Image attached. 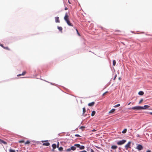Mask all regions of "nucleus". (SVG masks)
<instances>
[{"mask_svg": "<svg viewBox=\"0 0 152 152\" xmlns=\"http://www.w3.org/2000/svg\"><path fill=\"white\" fill-rule=\"evenodd\" d=\"M69 4H70V2H69Z\"/></svg>", "mask_w": 152, "mask_h": 152, "instance_id": "obj_47", "label": "nucleus"}, {"mask_svg": "<svg viewBox=\"0 0 152 152\" xmlns=\"http://www.w3.org/2000/svg\"><path fill=\"white\" fill-rule=\"evenodd\" d=\"M115 64H116V61H115V60H114L113 61V66H115Z\"/></svg>", "mask_w": 152, "mask_h": 152, "instance_id": "obj_23", "label": "nucleus"}, {"mask_svg": "<svg viewBox=\"0 0 152 152\" xmlns=\"http://www.w3.org/2000/svg\"><path fill=\"white\" fill-rule=\"evenodd\" d=\"M10 152H15V151L14 150H13L11 149H10L9 150Z\"/></svg>", "mask_w": 152, "mask_h": 152, "instance_id": "obj_17", "label": "nucleus"}, {"mask_svg": "<svg viewBox=\"0 0 152 152\" xmlns=\"http://www.w3.org/2000/svg\"><path fill=\"white\" fill-rule=\"evenodd\" d=\"M52 147H53V148L54 149L56 148V145L55 144H53L52 145Z\"/></svg>", "mask_w": 152, "mask_h": 152, "instance_id": "obj_14", "label": "nucleus"}, {"mask_svg": "<svg viewBox=\"0 0 152 152\" xmlns=\"http://www.w3.org/2000/svg\"><path fill=\"white\" fill-rule=\"evenodd\" d=\"M126 140H121L119 141L117 143V144L118 145H121L124 144L126 142Z\"/></svg>", "mask_w": 152, "mask_h": 152, "instance_id": "obj_3", "label": "nucleus"}, {"mask_svg": "<svg viewBox=\"0 0 152 152\" xmlns=\"http://www.w3.org/2000/svg\"><path fill=\"white\" fill-rule=\"evenodd\" d=\"M24 142V141L23 140H20L19 141V142L20 143H23Z\"/></svg>", "mask_w": 152, "mask_h": 152, "instance_id": "obj_27", "label": "nucleus"}, {"mask_svg": "<svg viewBox=\"0 0 152 152\" xmlns=\"http://www.w3.org/2000/svg\"><path fill=\"white\" fill-rule=\"evenodd\" d=\"M146 152H151V151L150 150H148Z\"/></svg>", "mask_w": 152, "mask_h": 152, "instance_id": "obj_37", "label": "nucleus"}, {"mask_svg": "<svg viewBox=\"0 0 152 152\" xmlns=\"http://www.w3.org/2000/svg\"><path fill=\"white\" fill-rule=\"evenodd\" d=\"M64 19L68 25L69 26H72L69 20L68 16L67 13H66Z\"/></svg>", "mask_w": 152, "mask_h": 152, "instance_id": "obj_1", "label": "nucleus"}, {"mask_svg": "<svg viewBox=\"0 0 152 152\" xmlns=\"http://www.w3.org/2000/svg\"><path fill=\"white\" fill-rule=\"evenodd\" d=\"M96 112L94 111H93L92 112L91 115L92 116H94Z\"/></svg>", "mask_w": 152, "mask_h": 152, "instance_id": "obj_15", "label": "nucleus"}, {"mask_svg": "<svg viewBox=\"0 0 152 152\" xmlns=\"http://www.w3.org/2000/svg\"><path fill=\"white\" fill-rule=\"evenodd\" d=\"M127 131L126 129H125L122 132V133L123 134L125 133Z\"/></svg>", "mask_w": 152, "mask_h": 152, "instance_id": "obj_20", "label": "nucleus"}, {"mask_svg": "<svg viewBox=\"0 0 152 152\" xmlns=\"http://www.w3.org/2000/svg\"><path fill=\"white\" fill-rule=\"evenodd\" d=\"M136 149L139 151H140L143 149V147L142 145L138 144L137 145V147H136Z\"/></svg>", "mask_w": 152, "mask_h": 152, "instance_id": "obj_5", "label": "nucleus"}, {"mask_svg": "<svg viewBox=\"0 0 152 152\" xmlns=\"http://www.w3.org/2000/svg\"><path fill=\"white\" fill-rule=\"evenodd\" d=\"M0 45L1 46V47H3V46L2 45Z\"/></svg>", "mask_w": 152, "mask_h": 152, "instance_id": "obj_43", "label": "nucleus"}, {"mask_svg": "<svg viewBox=\"0 0 152 152\" xmlns=\"http://www.w3.org/2000/svg\"><path fill=\"white\" fill-rule=\"evenodd\" d=\"M1 140H0V142H1ZM0 143H1V142H0Z\"/></svg>", "mask_w": 152, "mask_h": 152, "instance_id": "obj_46", "label": "nucleus"}, {"mask_svg": "<svg viewBox=\"0 0 152 152\" xmlns=\"http://www.w3.org/2000/svg\"><path fill=\"white\" fill-rule=\"evenodd\" d=\"M80 145L79 144H75V146H77V148H79L80 146Z\"/></svg>", "mask_w": 152, "mask_h": 152, "instance_id": "obj_21", "label": "nucleus"}, {"mask_svg": "<svg viewBox=\"0 0 152 152\" xmlns=\"http://www.w3.org/2000/svg\"><path fill=\"white\" fill-rule=\"evenodd\" d=\"M44 142V141H42V142Z\"/></svg>", "mask_w": 152, "mask_h": 152, "instance_id": "obj_48", "label": "nucleus"}, {"mask_svg": "<svg viewBox=\"0 0 152 152\" xmlns=\"http://www.w3.org/2000/svg\"><path fill=\"white\" fill-rule=\"evenodd\" d=\"M71 150V149H70V148H68L66 150V151H70Z\"/></svg>", "mask_w": 152, "mask_h": 152, "instance_id": "obj_30", "label": "nucleus"}, {"mask_svg": "<svg viewBox=\"0 0 152 152\" xmlns=\"http://www.w3.org/2000/svg\"><path fill=\"white\" fill-rule=\"evenodd\" d=\"M83 113L86 112V109L85 107L83 108Z\"/></svg>", "mask_w": 152, "mask_h": 152, "instance_id": "obj_24", "label": "nucleus"}, {"mask_svg": "<svg viewBox=\"0 0 152 152\" xmlns=\"http://www.w3.org/2000/svg\"><path fill=\"white\" fill-rule=\"evenodd\" d=\"M117 146L116 145H113L111 146V148L113 149H115L117 148Z\"/></svg>", "mask_w": 152, "mask_h": 152, "instance_id": "obj_8", "label": "nucleus"}, {"mask_svg": "<svg viewBox=\"0 0 152 152\" xmlns=\"http://www.w3.org/2000/svg\"><path fill=\"white\" fill-rule=\"evenodd\" d=\"M115 110L114 109H112L111 110H110L109 112V113H113L115 111Z\"/></svg>", "mask_w": 152, "mask_h": 152, "instance_id": "obj_16", "label": "nucleus"}, {"mask_svg": "<svg viewBox=\"0 0 152 152\" xmlns=\"http://www.w3.org/2000/svg\"><path fill=\"white\" fill-rule=\"evenodd\" d=\"M55 21L56 23H58L59 22V18L58 17H55Z\"/></svg>", "mask_w": 152, "mask_h": 152, "instance_id": "obj_9", "label": "nucleus"}, {"mask_svg": "<svg viewBox=\"0 0 152 152\" xmlns=\"http://www.w3.org/2000/svg\"><path fill=\"white\" fill-rule=\"evenodd\" d=\"M94 104V102H92L91 103H90L88 104V105L89 106H93Z\"/></svg>", "mask_w": 152, "mask_h": 152, "instance_id": "obj_10", "label": "nucleus"}, {"mask_svg": "<svg viewBox=\"0 0 152 152\" xmlns=\"http://www.w3.org/2000/svg\"><path fill=\"white\" fill-rule=\"evenodd\" d=\"M131 102H130L129 103H128V105H129L131 104Z\"/></svg>", "mask_w": 152, "mask_h": 152, "instance_id": "obj_39", "label": "nucleus"}, {"mask_svg": "<svg viewBox=\"0 0 152 152\" xmlns=\"http://www.w3.org/2000/svg\"><path fill=\"white\" fill-rule=\"evenodd\" d=\"M150 106L148 105H145L144 106H141V110H145L148 109Z\"/></svg>", "mask_w": 152, "mask_h": 152, "instance_id": "obj_6", "label": "nucleus"}, {"mask_svg": "<svg viewBox=\"0 0 152 152\" xmlns=\"http://www.w3.org/2000/svg\"><path fill=\"white\" fill-rule=\"evenodd\" d=\"M30 143V142L29 141H27L25 143V144H28Z\"/></svg>", "mask_w": 152, "mask_h": 152, "instance_id": "obj_25", "label": "nucleus"}, {"mask_svg": "<svg viewBox=\"0 0 152 152\" xmlns=\"http://www.w3.org/2000/svg\"><path fill=\"white\" fill-rule=\"evenodd\" d=\"M59 145V142H58V144H57V148H58Z\"/></svg>", "mask_w": 152, "mask_h": 152, "instance_id": "obj_31", "label": "nucleus"}, {"mask_svg": "<svg viewBox=\"0 0 152 152\" xmlns=\"http://www.w3.org/2000/svg\"><path fill=\"white\" fill-rule=\"evenodd\" d=\"M50 145V144L49 143L47 142H45L43 144V145H45L46 146H48L49 145Z\"/></svg>", "mask_w": 152, "mask_h": 152, "instance_id": "obj_7", "label": "nucleus"}, {"mask_svg": "<svg viewBox=\"0 0 152 152\" xmlns=\"http://www.w3.org/2000/svg\"><path fill=\"white\" fill-rule=\"evenodd\" d=\"M76 136H78V135L77 134V135H76Z\"/></svg>", "mask_w": 152, "mask_h": 152, "instance_id": "obj_45", "label": "nucleus"}, {"mask_svg": "<svg viewBox=\"0 0 152 152\" xmlns=\"http://www.w3.org/2000/svg\"><path fill=\"white\" fill-rule=\"evenodd\" d=\"M150 113V114H151V115H152V112H150V113Z\"/></svg>", "mask_w": 152, "mask_h": 152, "instance_id": "obj_40", "label": "nucleus"}, {"mask_svg": "<svg viewBox=\"0 0 152 152\" xmlns=\"http://www.w3.org/2000/svg\"><path fill=\"white\" fill-rule=\"evenodd\" d=\"M84 148H85V147L83 145H80V148H79L80 150L83 149H84Z\"/></svg>", "mask_w": 152, "mask_h": 152, "instance_id": "obj_13", "label": "nucleus"}, {"mask_svg": "<svg viewBox=\"0 0 152 152\" xmlns=\"http://www.w3.org/2000/svg\"><path fill=\"white\" fill-rule=\"evenodd\" d=\"M138 94L140 95H142L144 94V92L142 91H140L138 92Z\"/></svg>", "mask_w": 152, "mask_h": 152, "instance_id": "obj_12", "label": "nucleus"}, {"mask_svg": "<svg viewBox=\"0 0 152 152\" xmlns=\"http://www.w3.org/2000/svg\"><path fill=\"white\" fill-rule=\"evenodd\" d=\"M116 77V75H115V76L114 79H115V78Z\"/></svg>", "mask_w": 152, "mask_h": 152, "instance_id": "obj_42", "label": "nucleus"}, {"mask_svg": "<svg viewBox=\"0 0 152 152\" xmlns=\"http://www.w3.org/2000/svg\"><path fill=\"white\" fill-rule=\"evenodd\" d=\"M65 10H67V8H65Z\"/></svg>", "mask_w": 152, "mask_h": 152, "instance_id": "obj_41", "label": "nucleus"}, {"mask_svg": "<svg viewBox=\"0 0 152 152\" xmlns=\"http://www.w3.org/2000/svg\"><path fill=\"white\" fill-rule=\"evenodd\" d=\"M143 101V99H141L140 100V102H139V104L141 103Z\"/></svg>", "mask_w": 152, "mask_h": 152, "instance_id": "obj_29", "label": "nucleus"}, {"mask_svg": "<svg viewBox=\"0 0 152 152\" xmlns=\"http://www.w3.org/2000/svg\"><path fill=\"white\" fill-rule=\"evenodd\" d=\"M137 136V137H139V135H138Z\"/></svg>", "mask_w": 152, "mask_h": 152, "instance_id": "obj_49", "label": "nucleus"}, {"mask_svg": "<svg viewBox=\"0 0 152 152\" xmlns=\"http://www.w3.org/2000/svg\"><path fill=\"white\" fill-rule=\"evenodd\" d=\"M79 152H87L86 151H85V150H84L83 151H80Z\"/></svg>", "mask_w": 152, "mask_h": 152, "instance_id": "obj_34", "label": "nucleus"}, {"mask_svg": "<svg viewBox=\"0 0 152 152\" xmlns=\"http://www.w3.org/2000/svg\"><path fill=\"white\" fill-rule=\"evenodd\" d=\"M58 30L59 31H62V28L61 27L58 26Z\"/></svg>", "mask_w": 152, "mask_h": 152, "instance_id": "obj_19", "label": "nucleus"}, {"mask_svg": "<svg viewBox=\"0 0 152 152\" xmlns=\"http://www.w3.org/2000/svg\"><path fill=\"white\" fill-rule=\"evenodd\" d=\"M26 73V71H24V72H23V73H22L21 75H24Z\"/></svg>", "mask_w": 152, "mask_h": 152, "instance_id": "obj_26", "label": "nucleus"}, {"mask_svg": "<svg viewBox=\"0 0 152 152\" xmlns=\"http://www.w3.org/2000/svg\"><path fill=\"white\" fill-rule=\"evenodd\" d=\"M1 143H3L4 144H7V142H5L4 141H3V140H1V142H0Z\"/></svg>", "mask_w": 152, "mask_h": 152, "instance_id": "obj_18", "label": "nucleus"}, {"mask_svg": "<svg viewBox=\"0 0 152 152\" xmlns=\"http://www.w3.org/2000/svg\"><path fill=\"white\" fill-rule=\"evenodd\" d=\"M21 75H21V74H19V75H17V76L19 77V76H20Z\"/></svg>", "mask_w": 152, "mask_h": 152, "instance_id": "obj_35", "label": "nucleus"}, {"mask_svg": "<svg viewBox=\"0 0 152 152\" xmlns=\"http://www.w3.org/2000/svg\"><path fill=\"white\" fill-rule=\"evenodd\" d=\"M120 106V104H117V105H115L114 106V107H118Z\"/></svg>", "mask_w": 152, "mask_h": 152, "instance_id": "obj_22", "label": "nucleus"}, {"mask_svg": "<svg viewBox=\"0 0 152 152\" xmlns=\"http://www.w3.org/2000/svg\"><path fill=\"white\" fill-rule=\"evenodd\" d=\"M58 149L60 151H61L63 149V148L62 147H60Z\"/></svg>", "mask_w": 152, "mask_h": 152, "instance_id": "obj_28", "label": "nucleus"}, {"mask_svg": "<svg viewBox=\"0 0 152 152\" xmlns=\"http://www.w3.org/2000/svg\"><path fill=\"white\" fill-rule=\"evenodd\" d=\"M129 110H141V106H135L132 107L128 109Z\"/></svg>", "mask_w": 152, "mask_h": 152, "instance_id": "obj_2", "label": "nucleus"}, {"mask_svg": "<svg viewBox=\"0 0 152 152\" xmlns=\"http://www.w3.org/2000/svg\"><path fill=\"white\" fill-rule=\"evenodd\" d=\"M107 93V92L104 93L103 94V96H104V95L106 93Z\"/></svg>", "mask_w": 152, "mask_h": 152, "instance_id": "obj_36", "label": "nucleus"}, {"mask_svg": "<svg viewBox=\"0 0 152 152\" xmlns=\"http://www.w3.org/2000/svg\"><path fill=\"white\" fill-rule=\"evenodd\" d=\"M96 131V130H95V129H93V130H92V132H94V131Z\"/></svg>", "mask_w": 152, "mask_h": 152, "instance_id": "obj_38", "label": "nucleus"}, {"mask_svg": "<svg viewBox=\"0 0 152 152\" xmlns=\"http://www.w3.org/2000/svg\"><path fill=\"white\" fill-rule=\"evenodd\" d=\"M91 152H94V150L92 149H91Z\"/></svg>", "mask_w": 152, "mask_h": 152, "instance_id": "obj_32", "label": "nucleus"}, {"mask_svg": "<svg viewBox=\"0 0 152 152\" xmlns=\"http://www.w3.org/2000/svg\"><path fill=\"white\" fill-rule=\"evenodd\" d=\"M131 142L130 141L125 146V147L126 150H127L129 148L131 147Z\"/></svg>", "mask_w": 152, "mask_h": 152, "instance_id": "obj_4", "label": "nucleus"}, {"mask_svg": "<svg viewBox=\"0 0 152 152\" xmlns=\"http://www.w3.org/2000/svg\"><path fill=\"white\" fill-rule=\"evenodd\" d=\"M119 80H121V78H120V77H119Z\"/></svg>", "mask_w": 152, "mask_h": 152, "instance_id": "obj_44", "label": "nucleus"}, {"mask_svg": "<svg viewBox=\"0 0 152 152\" xmlns=\"http://www.w3.org/2000/svg\"><path fill=\"white\" fill-rule=\"evenodd\" d=\"M76 31H77V34H78L79 35H80V34H79V33H78V31H77V29H76Z\"/></svg>", "mask_w": 152, "mask_h": 152, "instance_id": "obj_33", "label": "nucleus"}, {"mask_svg": "<svg viewBox=\"0 0 152 152\" xmlns=\"http://www.w3.org/2000/svg\"><path fill=\"white\" fill-rule=\"evenodd\" d=\"M76 149V147L74 146H72L70 148V149H71V150H72V151L75 150Z\"/></svg>", "mask_w": 152, "mask_h": 152, "instance_id": "obj_11", "label": "nucleus"}]
</instances>
